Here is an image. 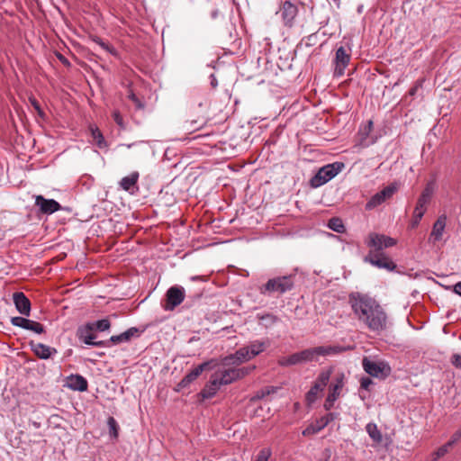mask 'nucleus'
Returning a JSON list of instances; mask_svg holds the SVG:
<instances>
[{
    "instance_id": "f257e3e1",
    "label": "nucleus",
    "mask_w": 461,
    "mask_h": 461,
    "mask_svg": "<svg viewBox=\"0 0 461 461\" xmlns=\"http://www.w3.org/2000/svg\"><path fill=\"white\" fill-rule=\"evenodd\" d=\"M349 302L358 321L363 322L368 330L380 332L386 329L387 314L375 300L357 294L349 296Z\"/></svg>"
},
{
    "instance_id": "f03ea898",
    "label": "nucleus",
    "mask_w": 461,
    "mask_h": 461,
    "mask_svg": "<svg viewBox=\"0 0 461 461\" xmlns=\"http://www.w3.org/2000/svg\"><path fill=\"white\" fill-rule=\"evenodd\" d=\"M294 284L293 276H282L268 279L258 290L261 294L267 296H272L276 294H283L292 290Z\"/></svg>"
},
{
    "instance_id": "7ed1b4c3",
    "label": "nucleus",
    "mask_w": 461,
    "mask_h": 461,
    "mask_svg": "<svg viewBox=\"0 0 461 461\" xmlns=\"http://www.w3.org/2000/svg\"><path fill=\"white\" fill-rule=\"evenodd\" d=\"M344 167L341 162L328 164L321 167L312 177L310 183L314 188L320 187L335 177Z\"/></svg>"
},
{
    "instance_id": "20e7f679",
    "label": "nucleus",
    "mask_w": 461,
    "mask_h": 461,
    "mask_svg": "<svg viewBox=\"0 0 461 461\" xmlns=\"http://www.w3.org/2000/svg\"><path fill=\"white\" fill-rule=\"evenodd\" d=\"M344 350L339 346H319L315 348H306L300 351L301 361L303 363L318 361L320 357H327L337 355Z\"/></svg>"
},
{
    "instance_id": "39448f33",
    "label": "nucleus",
    "mask_w": 461,
    "mask_h": 461,
    "mask_svg": "<svg viewBox=\"0 0 461 461\" xmlns=\"http://www.w3.org/2000/svg\"><path fill=\"white\" fill-rule=\"evenodd\" d=\"M270 343L268 339L259 340L256 339L249 342V345L244 346L237 350L238 358L246 359L249 361L253 357L258 356L260 353L265 351Z\"/></svg>"
},
{
    "instance_id": "423d86ee",
    "label": "nucleus",
    "mask_w": 461,
    "mask_h": 461,
    "mask_svg": "<svg viewBox=\"0 0 461 461\" xmlns=\"http://www.w3.org/2000/svg\"><path fill=\"white\" fill-rule=\"evenodd\" d=\"M331 373H332V368H329L326 370H322L319 374L313 385L311 387V389L306 393L305 398H306V401L308 403L311 404L317 400L319 393L321 392H322L324 390V388L326 387V385L328 384L330 375H331Z\"/></svg>"
},
{
    "instance_id": "0eeeda50",
    "label": "nucleus",
    "mask_w": 461,
    "mask_h": 461,
    "mask_svg": "<svg viewBox=\"0 0 461 461\" xmlns=\"http://www.w3.org/2000/svg\"><path fill=\"white\" fill-rule=\"evenodd\" d=\"M395 244L396 240L394 239L375 232L370 233L366 240V245L370 248L369 251H375L376 253H384V249L391 248Z\"/></svg>"
},
{
    "instance_id": "6e6552de",
    "label": "nucleus",
    "mask_w": 461,
    "mask_h": 461,
    "mask_svg": "<svg viewBox=\"0 0 461 461\" xmlns=\"http://www.w3.org/2000/svg\"><path fill=\"white\" fill-rule=\"evenodd\" d=\"M364 261L377 268H384L388 271H393L396 268V264L384 252L369 251Z\"/></svg>"
},
{
    "instance_id": "1a4fd4ad",
    "label": "nucleus",
    "mask_w": 461,
    "mask_h": 461,
    "mask_svg": "<svg viewBox=\"0 0 461 461\" xmlns=\"http://www.w3.org/2000/svg\"><path fill=\"white\" fill-rule=\"evenodd\" d=\"M77 336L78 339L84 342L86 345L95 346V347H110L108 340H99L95 341L96 335L95 333V330L88 323L80 326L77 329Z\"/></svg>"
},
{
    "instance_id": "9d476101",
    "label": "nucleus",
    "mask_w": 461,
    "mask_h": 461,
    "mask_svg": "<svg viewBox=\"0 0 461 461\" xmlns=\"http://www.w3.org/2000/svg\"><path fill=\"white\" fill-rule=\"evenodd\" d=\"M185 289L179 285L171 286L166 294L165 303L162 305L165 311H173L185 300Z\"/></svg>"
},
{
    "instance_id": "9b49d317",
    "label": "nucleus",
    "mask_w": 461,
    "mask_h": 461,
    "mask_svg": "<svg viewBox=\"0 0 461 461\" xmlns=\"http://www.w3.org/2000/svg\"><path fill=\"white\" fill-rule=\"evenodd\" d=\"M398 190V185L392 183L385 186L383 190L374 194L366 203V210H373L382 204L387 199L391 198Z\"/></svg>"
},
{
    "instance_id": "f8f14e48",
    "label": "nucleus",
    "mask_w": 461,
    "mask_h": 461,
    "mask_svg": "<svg viewBox=\"0 0 461 461\" xmlns=\"http://www.w3.org/2000/svg\"><path fill=\"white\" fill-rule=\"evenodd\" d=\"M338 412H329L326 415L321 417L316 420L314 422L308 425L302 432L303 436L310 437L319 433L325 427H327L330 422L339 418Z\"/></svg>"
},
{
    "instance_id": "ddd939ff",
    "label": "nucleus",
    "mask_w": 461,
    "mask_h": 461,
    "mask_svg": "<svg viewBox=\"0 0 461 461\" xmlns=\"http://www.w3.org/2000/svg\"><path fill=\"white\" fill-rule=\"evenodd\" d=\"M364 370L370 375L379 377L380 375H387L390 373V367L383 362H375L364 357L362 360Z\"/></svg>"
},
{
    "instance_id": "4468645a",
    "label": "nucleus",
    "mask_w": 461,
    "mask_h": 461,
    "mask_svg": "<svg viewBox=\"0 0 461 461\" xmlns=\"http://www.w3.org/2000/svg\"><path fill=\"white\" fill-rule=\"evenodd\" d=\"M35 206L39 208L41 213L52 214L61 209V205L54 199H47L39 194L35 195Z\"/></svg>"
},
{
    "instance_id": "2eb2a0df",
    "label": "nucleus",
    "mask_w": 461,
    "mask_h": 461,
    "mask_svg": "<svg viewBox=\"0 0 461 461\" xmlns=\"http://www.w3.org/2000/svg\"><path fill=\"white\" fill-rule=\"evenodd\" d=\"M350 60V53H348L344 47H339L336 50L335 55V70L334 75L336 77H341L344 72L345 68L348 65Z\"/></svg>"
},
{
    "instance_id": "dca6fc26",
    "label": "nucleus",
    "mask_w": 461,
    "mask_h": 461,
    "mask_svg": "<svg viewBox=\"0 0 461 461\" xmlns=\"http://www.w3.org/2000/svg\"><path fill=\"white\" fill-rule=\"evenodd\" d=\"M279 13L281 14V18L283 20L284 24L287 27H292L294 24V21L297 15L298 8L290 1H285L282 5Z\"/></svg>"
},
{
    "instance_id": "f3484780",
    "label": "nucleus",
    "mask_w": 461,
    "mask_h": 461,
    "mask_svg": "<svg viewBox=\"0 0 461 461\" xmlns=\"http://www.w3.org/2000/svg\"><path fill=\"white\" fill-rule=\"evenodd\" d=\"M211 361L203 362L200 365H198L196 367H194L193 370H191L189 373H187L183 379L179 383V386L181 387H186L188 384H190L192 382H194L197 377L206 369L209 368V366L211 365Z\"/></svg>"
},
{
    "instance_id": "a211bd4d",
    "label": "nucleus",
    "mask_w": 461,
    "mask_h": 461,
    "mask_svg": "<svg viewBox=\"0 0 461 461\" xmlns=\"http://www.w3.org/2000/svg\"><path fill=\"white\" fill-rule=\"evenodd\" d=\"M14 303L16 310L23 315L30 316L31 302L23 292L14 294Z\"/></svg>"
},
{
    "instance_id": "6ab92c4d",
    "label": "nucleus",
    "mask_w": 461,
    "mask_h": 461,
    "mask_svg": "<svg viewBox=\"0 0 461 461\" xmlns=\"http://www.w3.org/2000/svg\"><path fill=\"white\" fill-rule=\"evenodd\" d=\"M66 386L74 391L85 392L87 390V380L80 375H70L67 377Z\"/></svg>"
},
{
    "instance_id": "aec40b11",
    "label": "nucleus",
    "mask_w": 461,
    "mask_h": 461,
    "mask_svg": "<svg viewBox=\"0 0 461 461\" xmlns=\"http://www.w3.org/2000/svg\"><path fill=\"white\" fill-rule=\"evenodd\" d=\"M214 375L217 376V380L221 386L230 384L238 380V377H236L237 375L235 367L218 370Z\"/></svg>"
},
{
    "instance_id": "412c9836",
    "label": "nucleus",
    "mask_w": 461,
    "mask_h": 461,
    "mask_svg": "<svg viewBox=\"0 0 461 461\" xmlns=\"http://www.w3.org/2000/svg\"><path fill=\"white\" fill-rule=\"evenodd\" d=\"M345 384V375L343 373H339L336 375L333 382L330 384L329 387V396H331L338 400V398L341 394L342 388Z\"/></svg>"
},
{
    "instance_id": "4be33fe9",
    "label": "nucleus",
    "mask_w": 461,
    "mask_h": 461,
    "mask_svg": "<svg viewBox=\"0 0 461 461\" xmlns=\"http://www.w3.org/2000/svg\"><path fill=\"white\" fill-rule=\"evenodd\" d=\"M140 335V330L135 328L131 327L128 329L126 331L119 334V335H113L110 338L109 345L112 344H120L123 342L130 341L133 337H138Z\"/></svg>"
},
{
    "instance_id": "5701e85b",
    "label": "nucleus",
    "mask_w": 461,
    "mask_h": 461,
    "mask_svg": "<svg viewBox=\"0 0 461 461\" xmlns=\"http://www.w3.org/2000/svg\"><path fill=\"white\" fill-rule=\"evenodd\" d=\"M32 348L34 354L41 359H48L58 353L55 348L43 343L32 344Z\"/></svg>"
},
{
    "instance_id": "b1692460",
    "label": "nucleus",
    "mask_w": 461,
    "mask_h": 461,
    "mask_svg": "<svg viewBox=\"0 0 461 461\" xmlns=\"http://www.w3.org/2000/svg\"><path fill=\"white\" fill-rule=\"evenodd\" d=\"M221 384L217 380L215 375H212L210 381L204 385L200 394L203 399H210L213 397L219 391Z\"/></svg>"
},
{
    "instance_id": "393cba45",
    "label": "nucleus",
    "mask_w": 461,
    "mask_h": 461,
    "mask_svg": "<svg viewBox=\"0 0 461 461\" xmlns=\"http://www.w3.org/2000/svg\"><path fill=\"white\" fill-rule=\"evenodd\" d=\"M447 218L446 216H439L434 222L432 231L429 236V240L432 242L439 241L442 239V235L446 227Z\"/></svg>"
},
{
    "instance_id": "a878e982",
    "label": "nucleus",
    "mask_w": 461,
    "mask_h": 461,
    "mask_svg": "<svg viewBox=\"0 0 461 461\" xmlns=\"http://www.w3.org/2000/svg\"><path fill=\"white\" fill-rule=\"evenodd\" d=\"M139 179V173L132 172L131 175L124 176L120 181V186L128 192H131L137 185Z\"/></svg>"
},
{
    "instance_id": "bb28decb",
    "label": "nucleus",
    "mask_w": 461,
    "mask_h": 461,
    "mask_svg": "<svg viewBox=\"0 0 461 461\" xmlns=\"http://www.w3.org/2000/svg\"><path fill=\"white\" fill-rule=\"evenodd\" d=\"M366 431L368 436L372 438V440L377 444L381 443L383 440V436L381 431L378 429L377 425L374 422H369L366 426Z\"/></svg>"
},
{
    "instance_id": "cd10ccee",
    "label": "nucleus",
    "mask_w": 461,
    "mask_h": 461,
    "mask_svg": "<svg viewBox=\"0 0 461 461\" xmlns=\"http://www.w3.org/2000/svg\"><path fill=\"white\" fill-rule=\"evenodd\" d=\"M91 136L93 138V140L95 141V144L99 149H103L108 148L107 141L104 140L103 133L100 131L98 128L91 127Z\"/></svg>"
},
{
    "instance_id": "c85d7f7f",
    "label": "nucleus",
    "mask_w": 461,
    "mask_h": 461,
    "mask_svg": "<svg viewBox=\"0 0 461 461\" xmlns=\"http://www.w3.org/2000/svg\"><path fill=\"white\" fill-rule=\"evenodd\" d=\"M258 319L259 324L265 328H270L279 321L278 317L272 313L258 315Z\"/></svg>"
},
{
    "instance_id": "c756f323",
    "label": "nucleus",
    "mask_w": 461,
    "mask_h": 461,
    "mask_svg": "<svg viewBox=\"0 0 461 461\" xmlns=\"http://www.w3.org/2000/svg\"><path fill=\"white\" fill-rule=\"evenodd\" d=\"M328 227L338 233H343L346 230L345 225L340 218L333 217L329 220Z\"/></svg>"
},
{
    "instance_id": "7c9ffc66",
    "label": "nucleus",
    "mask_w": 461,
    "mask_h": 461,
    "mask_svg": "<svg viewBox=\"0 0 461 461\" xmlns=\"http://www.w3.org/2000/svg\"><path fill=\"white\" fill-rule=\"evenodd\" d=\"M435 188H436V183L434 180H430L429 181L424 189L422 190L421 194H420V196L424 197L425 199L430 201L431 198H432V195L435 192Z\"/></svg>"
},
{
    "instance_id": "2f4dec72",
    "label": "nucleus",
    "mask_w": 461,
    "mask_h": 461,
    "mask_svg": "<svg viewBox=\"0 0 461 461\" xmlns=\"http://www.w3.org/2000/svg\"><path fill=\"white\" fill-rule=\"evenodd\" d=\"M93 330L99 331L108 330L111 327V322L108 319H102L95 322H89Z\"/></svg>"
},
{
    "instance_id": "473e14b6",
    "label": "nucleus",
    "mask_w": 461,
    "mask_h": 461,
    "mask_svg": "<svg viewBox=\"0 0 461 461\" xmlns=\"http://www.w3.org/2000/svg\"><path fill=\"white\" fill-rule=\"evenodd\" d=\"M109 428V434L112 438H117L119 434V425L113 417H109L107 420Z\"/></svg>"
},
{
    "instance_id": "72a5a7b5",
    "label": "nucleus",
    "mask_w": 461,
    "mask_h": 461,
    "mask_svg": "<svg viewBox=\"0 0 461 461\" xmlns=\"http://www.w3.org/2000/svg\"><path fill=\"white\" fill-rule=\"evenodd\" d=\"M237 355V351L234 353V354H230L227 357H225L222 360V364L225 365V366H228V365H240L244 362H247L246 359H241V358H238V357L236 356Z\"/></svg>"
},
{
    "instance_id": "f704fd0d",
    "label": "nucleus",
    "mask_w": 461,
    "mask_h": 461,
    "mask_svg": "<svg viewBox=\"0 0 461 461\" xmlns=\"http://www.w3.org/2000/svg\"><path fill=\"white\" fill-rule=\"evenodd\" d=\"M30 321H31V320L23 318V317H20V316H15V317L11 318V323L14 326L20 327L24 330H27L28 325L30 324Z\"/></svg>"
},
{
    "instance_id": "c9c22d12",
    "label": "nucleus",
    "mask_w": 461,
    "mask_h": 461,
    "mask_svg": "<svg viewBox=\"0 0 461 461\" xmlns=\"http://www.w3.org/2000/svg\"><path fill=\"white\" fill-rule=\"evenodd\" d=\"M255 366H243V367H235L236 371V377H238V380L242 379L243 377L249 375L255 370Z\"/></svg>"
},
{
    "instance_id": "e433bc0d",
    "label": "nucleus",
    "mask_w": 461,
    "mask_h": 461,
    "mask_svg": "<svg viewBox=\"0 0 461 461\" xmlns=\"http://www.w3.org/2000/svg\"><path fill=\"white\" fill-rule=\"evenodd\" d=\"M272 456V450L270 447H263L259 450L256 456L255 461H268Z\"/></svg>"
},
{
    "instance_id": "4c0bfd02",
    "label": "nucleus",
    "mask_w": 461,
    "mask_h": 461,
    "mask_svg": "<svg viewBox=\"0 0 461 461\" xmlns=\"http://www.w3.org/2000/svg\"><path fill=\"white\" fill-rule=\"evenodd\" d=\"M277 391V387L274 386H267L259 390L257 394L255 395V398L257 399H263L271 393H274Z\"/></svg>"
},
{
    "instance_id": "58836bf2",
    "label": "nucleus",
    "mask_w": 461,
    "mask_h": 461,
    "mask_svg": "<svg viewBox=\"0 0 461 461\" xmlns=\"http://www.w3.org/2000/svg\"><path fill=\"white\" fill-rule=\"evenodd\" d=\"M430 201L425 199L424 197L420 196L418 198L416 206L414 208L415 211L422 212L423 213L426 212L427 205L429 203Z\"/></svg>"
},
{
    "instance_id": "ea45409f",
    "label": "nucleus",
    "mask_w": 461,
    "mask_h": 461,
    "mask_svg": "<svg viewBox=\"0 0 461 461\" xmlns=\"http://www.w3.org/2000/svg\"><path fill=\"white\" fill-rule=\"evenodd\" d=\"M27 330H32L37 334H41L44 332L43 325L40 322H37V321H32V320L30 321V324L28 325Z\"/></svg>"
},
{
    "instance_id": "a19ab883",
    "label": "nucleus",
    "mask_w": 461,
    "mask_h": 461,
    "mask_svg": "<svg viewBox=\"0 0 461 461\" xmlns=\"http://www.w3.org/2000/svg\"><path fill=\"white\" fill-rule=\"evenodd\" d=\"M424 213L422 212L413 211V215L411 221L410 223V228L415 229L419 224L420 220L422 219Z\"/></svg>"
},
{
    "instance_id": "79ce46f5",
    "label": "nucleus",
    "mask_w": 461,
    "mask_h": 461,
    "mask_svg": "<svg viewBox=\"0 0 461 461\" xmlns=\"http://www.w3.org/2000/svg\"><path fill=\"white\" fill-rule=\"evenodd\" d=\"M112 116L115 122V123L122 130L126 129V125L124 123L123 118L118 110H114L112 113Z\"/></svg>"
},
{
    "instance_id": "37998d69",
    "label": "nucleus",
    "mask_w": 461,
    "mask_h": 461,
    "mask_svg": "<svg viewBox=\"0 0 461 461\" xmlns=\"http://www.w3.org/2000/svg\"><path fill=\"white\" fill-rule=\"evenodd\" d=\"M451 447V443L447 442L445 445L441 446L436 452H435V459L444 456L447 451L448 448Z\"/></svg>"
},
{
    "instance_id": "c03bdc74",
    "label": "nucleus",
    "mask_w": 461,
    "mask_h": 461,
    "mask_svg": "<svg viewBox=\"0 0 461 461\" xmlns=\"http://www.w3.org/2000/svg\"><path fill=\"white\" fill-rule=\"evenodd\" d=\"M423 82H424L423 78L417 80L415 82L414 86L410 88L409 95L414 96L417 94L418 90L422 87Z\"/></svg>"
},
{
    "instance_id": "a18cd8bd",
    "label": "nucleus",
    "mask_w": 461,
    "mask_h": 461,
    "mask_svg": "<svg viewBox=\"0 0 461 461\" xmlns=\"http://www.w3.org/2000/svg\"><path fill=\"white\" fill-rule=\"evenodd\" d=\"M29 101H30L31 104L32 105V107L37 111L38 114L40 116H43L44 113H43L42 109L41 108V105H40L39 102L36 100V98L30 97Z\"/></svg>"
},
{
    "instance_id": "49530a36",
    "label": "nucleus",
    "mask_w": 461,
    "mask_h": 461,
    "mask_svg": "<svg viewBox=\"0 0 461 461\" xmlns=\"http://www.w3.org/2000/svg\"><path fill=\"white\" fill-rule=\"evenodd\" d=\"M337 399L328 395L323 404L324 409L326 411H330L333 407Z\"/></svg>"
},
{
    "instance_id": "de8ad7c7",
    "label": "nucleus",
    "mask_w": 461,
    "mask_h": 461,
    "mask_svg": "<svg viewBox=\"0 0 461 461\" xmlns=\"http://www.w3.org/2000/svg\"><path fill=\"white\" fill-rule=\"evenodd\" d=\"M450 362L455 367L461 368V355L454 354L451 357Z\"/></svg>"
},
{
    "instance_id": "09e8293b",
    "label": "nucleus",
    "mask_w": 461,
    "mask_h": 461,
    "mask_svg": "<svg viewBox=\"0 0 461 461\" xmlns=\"http://www.w3.org/2000/svg\"><path fill=\"white\" fill-rule=\"evenodd\" d=\"M278 365L281 366H293L292 360H291V356L280 357L278 359Z\"/></svg>"
},
{
    "instance_id": "8fccbe9b",
    "label": "nucleus",
    "mask_w": 461,
    "mask_h": 461,
    "mask_svg": "<svg viewBox=\"0 0 461 461\" xmlns=\"http://www.w3.org/2000/svg\"><path fill=\"white\" fill-rule=\"evenodd\" d=\"M373 384V381L369 377H362L360 380V386L365 390H368L369 386Z\"/></svg>"
},
{
    "instance_id": "3c124183",
    "label": "nucleus",
    "mask_w": 461,
    "mask_h": 461,
    "mask_svg": "<svg viewBox=\"0 0 461 461\" xmlns=\"http://www.w3.org/2000/svg\"><path fill=\"white\" fill-rule=\"evenodd\" d=\"M290 356L293 366L302 364L300 352L294 353Z\"/></svg>"
},
{
    "instance_id": "603ef678",
    "label": "nucleus",
    "mask_w": 461,
    "mask_h": 461,
    "mask_svg": "<svg viewBox=\"0 0 461 461\" xmlns=\"http://www.w3.org/2000/svg\"><path fill=\"white\" fill-rule=\"evenodd\" d=\"M461 438V428L457 429L451 437V439L448 441L453 446L456 441Z\"/></svg>"
},
{
    "instance_id": "864d4df0",
    "label": "nucleus",
    "mask_w": 461,
    "mask_h": 461,
    "mask_svg": "<svg viewBox=\"0 0 461 461\" xmlns=\"http://www.w3.org/2000/svg\"><path fill=\"white\" fill-rule=\"evenodd\" d=\"M94 41L98 44L103 50H108L109 43L104 41L101 38H95Z\"/></svg>"
},
{
    "instance_id": "5fc2aeb1",
    "label": "nucleus",
    "mask_w": 461,
    "mask_h": 461,
    "mask_svg": "<svg viewBox=\"0 0 461 461\" xmlns=\"http://www.w3.org/2000/svg\"><path fill=\"white\" fill-rule=\"evenodd\" d=\"M373 128V122L368 121L363 131V135L367 136Z\"/></svg>"
},
{
    "instance_id": "6e6d98bb",
    "label": "nucleus",
    "mask_w": 461,
    "mask_h": 461,
    "mask_svg": "<svg viewBox=\"0 0 461 461\" xmlns=\"http://www.w3.org/2000/svg\"><path fill=\"white\" fill-rule=\"evenodd\" d=\"M57 57H58V59H59V61H60L62 64H64L65 66H68H68H70V63H69V61L68 60V59H67V58H65L62 54H59H59L57 55Z\"/></svg>"
},
{
    "instance_id": "4d7b16f0",
    "label": "nucleus",
    "mask_w": 461,
    "mask_h": 461,
    "mask_svg": "<svg viewBox=\"0 0 461 461\" xmlns=\"http://www.w3.org/2000/svg\"><path fill=\"white\" fill-rule=\"evenodd\" d=\"M210 79H211L210 84H211L212 87V88H216V87H217V86H218V81H217V78H216V77L214 76V74H212V75L210 76Z\"/></svg>"
},
{
    "instance_id": "13d9d810",
    "label": "nucleus",
    "mask_w": 461,
    "mask_h": 461,
    "mask_svg": "<svg viewBox=\"0 0 461 461\" xmlns=\"http://www.w3.org/2000/svg\"><path fill=\"white\" fill-rule=\"evenodd\" d=\"M105 51L109 52L110 54H112L113 56H117V54H118V52L115 50V48L113 46L110 45V44L108 46V50H105Z\"/></svg>"
},
{
    "instance_id": "bf43d9fd",
    "label": "nucleus",
    "mask_w": 461,
    "mask_h": 461,
    "mask_svg": "<svg viewBox=\"0 0 461 461\" xmlns=\"http://www.w3.org/2000/svg\"><path fill=\"white\" fill-rule=\"evenodd\" d=\"M454 292L461 295V282H458L454 285Z\"/></svg>"
},
{
    "instance_id": "052dcab7",
    "label": "nucleus",
    "mask_w": 461,
    "mask_h": 461,
    "mask_svg": "<svg viewBox=\"0 0 461 461\" xmlns=\"http://www.w3.org/2000/svg\"><path fill=\"white\" fill-rule=\"evenodd\" d=\"M191 280H193V281L200 280V281L205 282V281H207V278L204 276H194L191 277Z\"/></svg>"
},
{
    "instance_id": "680f3d73",
    "label": "nucleus",
    "mask_w": 461,
    "mask_h": 461,
    "mask_svg": "<svg viewBox=\"0 0 461 461\" xmlns=\"http://www.w3.org/2000/svg\"><path fill=\"white\" fill-rule=\"evenodd\" d=\"M218 14H219L218 10H213L212 12V17L215 19L218 16Z\"/></svg>"
},
{
    "instance_id": "e2e57ef3",
    "label": "nucleus",
    "mask_w": 461,
    "mask_h": 461,
    "mask_svg": "<svg viewBox=\"0 0 461 461\" xmlns=\"http://www.w3.org/2000/svg\"><path fill=\"white\" fill-rule=\"evenodd\" d=\"M134 145V143H131V144H120L119 146H125L126 148L128 149H131L132 146Z\"/></svg>"
},
{
    "instance_id": "0e129e2a",
    "label": "nucleus",
    "mask_w": 461,
    "mask_h": 461,
    "mask_svg": "<svg viewBox=\"0 0 461 461\" xmlns=\"http://www.w3.org/2000/svg\"><path fill=\"white\" fill-rule=\"evenodd\" d=\"M327 453H328V454H327V456H328V457H330V451H329V450H327Z\"/></svg>"
}]
</instances>
